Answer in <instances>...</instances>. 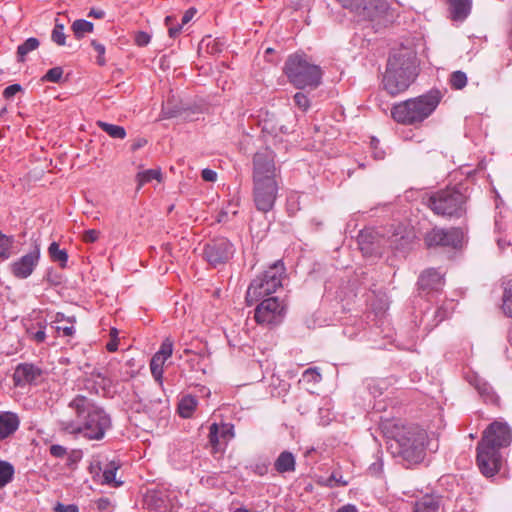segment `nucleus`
<instances>
[{
	"instance_id": "nucleus-1",
	"label": "nucleus",
	"mask_w": 512,
	"mask_h": 512,
	"mask_svg": "<svg viewBox=\"0 0 512 512\" xmlns=\"http://www.w3.org/2000/svg\"><path fill=\"white\" fill-rule=\"evenodd\" d=\"M382 431L387 438L388 451L403 466L409 468L423 461L427 439L423 429L400 421H387L382 424Z\"/></svg>"
},
{
	"instance_id": "nucleus-2",
	"label": "nucleus",
	"mask_w": 512,
	"mask_h": 512,
	"mask_svg": "<svg viewBox=\"0 0 512 512\" xmlns=\"http://www.w3.org/2000/svg\"><path fill=\"white\" fill-rule=\"evenodd\" d=\"M76 413V422H63V429L71 434H81L88 440H102L112 427L110 415L92 400L77 395L69 404Z\"/></svg>"
},
{
	"instance_id": "nucleus-3",
	"label": "nucleus",
	"mask_w": 512,
	"mask_h": 512,
	"mask_svg": "<svg viewBox=\"0 0 512 512\" xmlns=\"http://www.w3.org/2000/svg\"><path fill=\"white\" fill-rule=\"evenodd\" d=\"M418 75L417 54L410 47L400 46L393 49L388 57L382 78L383 89L390 96L405 92Z\"/></svg>"
},
{
	"instance_id": "nucleus-4",
	"label": "nucleus",
	"mask_w": 512,
	"mask_h": 512,
	"mask_svg": "<svg viewBox=\"0 0 512 512\" xmlns=\"http://www.w3.org/2000/svg\"><path fill=\"white\" fill-rule=\"evenodd\" d=\"M512 431L507 423L494 421L483 432L477 444V465L486 477H492L500 470L502 455L500 449L508 447Z\"/></svg>"
},
{
	"instance_id": "nucleus-5",
	"label": "nucleus",
	"mask_w": 512,
	"mask_h": 512,
	"mask_svg": "<svg viewBox=\"0 0 512 512\" xmlns=\"http://www.w3.org/2000/svg\"><path fill=\"white\" fill-rule=\"evenodd\" d=\"M443 96L441 90L433 88L420 96L394 104L391 116L402 125L421 124L436 110Z\"/></svg>"
},
{
	"instance_id": "nucleus-6",
	"label": "nucleus",
	"mask_w": 512,
	"mask_h": 512,
	"mask_svg": "<svg viewBox=\"0 0 512 512\" xmlns=\"http://www.w3.org/2000/svg\"><path fill=\"white\" fill-rule=\"evenodd\" d=\"M468 198L466 189L455 185L430 193L424 203L439 217L460 219L467 213Z\"/></svg>"
},
{
	"instance_id": "nucleus-7",
	"label": "nucleus",
	"mask_w": 512,
	"mask_h": 512,
	"mask_svg": "<svg viewBox=\"0 0 512 512\" xmlns=\"http://www.w3.org/2000/svg\"><path fill=\"white\" fill-rule=\"evenodd\" d=\"M283 73L296 89H316L322 82L323 71L320 66L310 62L305 53L289 55L283 67Z\"/></svg>"
},
{
	"instance_id": "nucleus-8",
	"label": "nucleus",
	"mask_w": 512,
	"mask_h": 512,
	"mask_svg": "<svg viewBox=\"0 0 512 512\" xmlns=\"http://www.w3.org/2000/svg\"><path fill=\"white\" fill-rule=\"evenodd\" d=\"M285 266L282 259L277 260L262 275L252 280L248 286L245 301L248 306L258 301L271 297L270 295L282 286V278Z\"/></svg>"
},
{
	"instance_id": "nucleus-9",
	"label": "nucleus",
	"mask_w": 512,
	"mask_h": 512,
	"mask_svg": "<svg viewBox=\"0 0 512 512\" xmlns=\"http://www.w3.org/2000/svg\"><path fill=\"white\" fill-rule=\"evenodd\" d=\"M253 181H280V169L276 167L275 153L266 147L257 151L252 159Z\"/></svg>"
},
{
	"instance_id": "nucleus-10",
	"label": "nucleus",
	"mask_w": 512,
	"mask_h": 512,
	"mask_svg": "<svg viewBox=\"0 0 512 512\" xmlns=\"http://www.w3.org/2000/svg\"><path fill=\"white\" fill-rule=\"evenodd\" d=\"M286 314V304L276 296L263 299L255 308L254 318L260 325H279Z\"/></svg>"
},
{
	"instance_id": "nucleus-11",
	"label": "nucleus",
	"mask_w": 512,
	"mask_h": 512,
	"mask_svg": "<svg viewBox=\"0 0 512 512\" xmlns=\"http://www.w3.org/2000/svg\"><path fill=\"white\" fill-rule=\"evenodd\" d=\"M279 190V181H253V201L257 210L268 212L273 209Z\"/></svg>"
},
{
	"instance_id": "nucleus-12",
	"label": "nucleus",
	"mask_w": 512,
	"mask_h": 512,
	"mask_svg": "<svg viewBox=\"0 0 512 512\" xmlns=\"http://www.w3.org/2000/svg\"><path fill=\"white\" fill-rule=\"evenodd\" d=\"M445 284L444 273L435 269L429 268L424 270L417 282L419 295H428L431 292H439Z\"/></svg>"
},
{
	"instance_id": "nucleus-13",
	"label": "nucleus",
	"mask_w": 512,
	"mask_h": 512,
	"mask_svg": "<svg viewBox=\"0 0 512 512\" xmlns=\"http://www.w3.org/2000/svg\"><path fill=\"white\" fill-rule=\"evenodd\" d=\"M357 242L363 256L381 254L377 248L386 242L385 238L373 228H366L359 232Z\"/></svg>"
},
{
	"instance_id": "nucleus-14",
	"label": "nucleus",
	"mask_w": 512,
	"mask_h": 512,
	"mask_svg": "<svg viewBox=\"0 0 512 512\" xmlns=\"http://www.w3.org/2000/svg\"><path fill=\"white\" fill-rule=\"evenodd\" d=\"M42 375V369L32 363H20L13 373V382L16 387L36 385Z\"/></svg>"
},
{
	"instance_id": "nucleus-15",
	"label": "nucleus",
	"mask_w": 512,
	"mask_h": 512,
	"mask_svg": "<svg viewBox=\"0 0 512 512\" xmlns=\"http://www.w3.org/2000/svg\"><path fill=\"white\" fill-rule=\"evenodd\" d=\"M467 229L464 227L444 228L442 248L461 252L468 244Z\"/></svg>"
},
{
	"instance_id": "nucleus-16",
	"label": "nucleus",
	"mask_w": 512,
	"mask_h": 512,
	"mask_svg": "<svg viewBox=\"0 0 512 512\" xmlns=\"http://www.w3.org/2000/svg\"><path fill=\"white\" fill-rule=\"evenodd\" d=\"M343 8L349 9L359 17L374 20L378 14V5L373 0H336Z\"/></svg>"
},
{
	"instance_id": "nucleus-17",
	"label": "nucleus",
	"mask_w": 512,
	"mask_h": 512,
	"mask_svg": "<svg viewBox=\"0 0 512 512\" xmlns=\"http://www.w3.org/2000/svg\"><path fill=\"white\" fill-rule=\"evenodd\" d=\"M38 260L39 258H18L10 265L11 273L19 279H25L32 274Z\"/></svg>"
},
{
	"instance_id": "nucleus-18",
	"label": "nucleus",
	"mask_w": 512,
	"mask_h": 512,
	"mask_svg": "<svg viewBox=\"0 0 512 512\" xmlns=\"http://www.w3.org/2000/svg\"><path fill=\"white\" fill-rule=\"evenodd\" d=\"M20 420L13 412H0V440L14 434L19 428Z\"/></svg>"
},
{
	"instance_id": "nucleus-19",
	"label": "nucleus",
	"mask_w": 512,
	"mask_h": 512,
	"mask_svg": "<svg viewBox=\"0 0 512 512\" xmlns=\"http://www.w3.org/2000/svg\"><path fill=\"white\" fill-rule=\"evenodd\" d=\"M206 247L209 249V256H230L235 252L233 244L224 237L214 239Z\"/></svg>"
},
{
	"instance_id": "nucleus-20",
	"label": "nucleus",
	"mask_w": 512,
	"mask_h": 512,
	"mask_svg": "<svg viewBox=\"0 0 512 512\" xmlns=\"http://www.w3.org/2000/svg\"><path fill=\"white\" fill-rule=\"evenodd\" d=\"M449 5L451 18L455 21L464 20L470 13L471 3L469 0H445Z\"/></svg>"
},
{
	"instance_id": "nucleus-21",
	"label": "nucleus",
	"mask_w": 512,
	"mask_h": 512,
	"mask_svg": "<svg viewBox=\"0 0 512 512\" xmlns=\"http://www.w3.org/2000/svg\"><path fill=\"white\" fill-rule=\"evenodd\" d=\"M295 467V457L289 451L281 452L274 462V468L278 473L294 472Z\"/></svg>"
},
{
	"instance_id": "nucleus-22",
	"label": "nucleus",
	"mask_w": 512,
	"mask_h": 512,
	"mask_svg": "<svg viewBox=\"0 0 512 512\" xmlns=\"http://www.w3.org/2000/svg\"><path fill=\"white\" fill-rule=\"evenodd\" d=\"M46 322H36V323H31L30 325H28L26 327V333H27V336L28 338L37 343V344H41L43 342H45L46 340Z\"/></svg>"
},
{
	"instance_id": "nucleus-23",
	"label": "nucleus",
	"mask_w": 512,
	"mask_h": 512,
	"mask_svg": "<svg viewBox=\"0 0 512 512\" xmlns=\"http://www.w3.org/2000/svg\"><path fill=\"white\" fill-rule=\"evenodd\" d=\"M444 228L433 227L424 234L423 241L427 248H442Z\"/></svg>"
},
{
	"instance_id": "nucleus-24",
	"label": "nucleus",
	"mask_w": 512,
	"mask_h": 512,
	"mask_svg": "<svg viewBox=\"0 0 512 512\" xmlns=\"http://www.w3.org/2000/svg\"><path fill=\"white\" fill-rule=\"evenodd\" d=\"M120 468V464L111 461L109 462L102 471L101 484L113 485L115 487L121 486L122 482L116 480V472Z\"/></svg>"
},
{
	"instance_id": "nucleus-25",
	"label": "nucleus",
	"mask_w": 512,
	"mask_h": 512,
	"mask_svg": "<svg viewBox=\"0 0 512 512\" xmlns=\"http://www.w3.org/2000/svg\"><path fill=\"white\" fill-rule=\"evenodd\" d=\"M208 439L213 454L224 452L227 444L225 441H221L220 434L218 433L217 423H213L210 425Z\"/></svg>"
},
{
	"instance_id": "nucleus-26",
	"label": "nucleus",
	"mask_w": 512,
	"mask_h": 512,
	"mask_svg": "<svg viewBox=\"0 0 512 512\" xmlns=\"http://www.w3.org/2000/svg\"><path fill=\"white\" fill-rule=\"evenodd\" d=\"M439 508L438 501L429 495L416 501L413 512H437Z\"/></svg>"
},
{
	"instance_id": "nucleus-27",
	"label": "nucleus",
	"mask_w": 512,
	"mask_h": 512,
	"mask_svg": "<svg viewBox=\"0 0 512 512\" xmlns=\"http://www.w3.org/2000/svg\"><path fill=\"white\" fill-rule=\"evenodd\" d=\"M183 110L184 109L181 105H179V102L175 101L174 99H168L162 105L161 116L164 119L175 118L180 116Z\"/></svg>"
},
{
	"instance_id": "nucleus-28",
	"label": "nucleus",
	"mask_w": 512,
	"mask_h": 512,
	"mask_svg": "<svg viewBox=\"0 0 512 512\" xmlns=\"http://www.w3.org/2000/svg\"><path fill=\"white\" fill-rule=\"evenodd\" d=\"M40 45V42L35 37H30L27 40H25L21 45L17 48V61L18 62H24L25 57L28 53L36 50Z\"/></svg>"
},
{
	"instance_id": "nucleus-29",
	"label": "nucleus",
	"mask_w": 512,
	"mask_h": 512,
	"mask_svg": "<svg viewBox=\"0 0 512 512\" xmlns=\"http://www.w3.org/2000/svg\"><path fill=\"white\" fill-rule=\"evenodd\" d=\"M97 126L106 132L111 138L124 139L126 137V130L123 126L110 124L104 121H97Z\"/></svg>"
},
{
	"instance_id": "nucleus-30",
	"label": "nucleus",
	"mask_w": 512,
	"mask_h": 512,
	"mask_svg": "<svg viewBox=\"0 0 512 512\" xmlns=\"http://www.w3.org/2000/svg\"><path fill=\"white\" fill-rule=\"evenodd\" d=\"M476 389L485 402L492 404L498 403V396L490 384L484 381H478L476 384Z\"/></svg>"
},
{
	"instance_id": "nucleus-31",
	"label": "nucleus",
	"mask_w": 512,
	"mask_h": 512,
	"mask_svg": "<svg viewBox=\"0 0 512 512\" xmlns=\"http://www.w3.org/2000/svg\"><path fill=\"white\" fill-rule=\"evenodd\" d=\"M14 473L15 470L11 463L0 460V490L13 480Z\"/></svg>"
},
{
	"instance_id": "nucleus-32",
	"label": "nucleus",
	"mask_w": 512,
	"mask_h": 512,
	"mask_svg": "<svg viewBox=\"0 0 512 512\" xmlns=\"http://www.w3.org/2000/svg\"><path fill=\"white\" fill-rule=\"evenodd\" d=\"M15 241L12 236H7L0 231V256H9L16 254L19 250L15 247Z\"/></svg>"
},
{
	"instance_id": "nucleus-33",
	"label": "nucleus",
	"mask_w": 512,
	"mask_h": 512,
	"mask_svg": "<svg viewBox=\"0 0 512 512\" xmlns=\"http://www.w3.org/2000/svg\"><path fill=\"white\" fill-rule=\"evenodd\" d=\"M197 400L192 396L184 397L178 406L179 414L183 418H189L196 409Z\"/></svg>"
},
{
	"instance_id": "nucleus-34",
	"label": "nucleus",
	"mask_w": 512,
	"mask_h": 512,
	"mask_svg": "<svg viewBox=\"0 0 512 512\" xmlns=\"http://www.w3.org/2000/svg\"><path fill=\"white\" fill-rule=\"evenodd\" d=\"M71 28L75 37L80 39L84 36L85 33H91L93 31L94 25L90 21L78 19L73 22Z\"/></svg>"
},
{
	"instance_id": "nucleus-35",
	"label": "nucleus",
	"mask_w": 512,
	"mask_h": 512,
	"mask_svg": "<svg viewBox=\"0 0 512 512\" xmlns=\"http://www.w3.org/2000/svg\"><path fill=\"white\" fill-rule=\"evenodd\" d=\"M138 185L143 186L146 183L151 182L152 180L161 181L162 173L160 169H148L143 172H139L136 176Z\"/></svg>"
},
{
	"instance_id": "nucleus-36",
	"label": "nucleus",
	"mask_w": 512,
	"mask_h": 512,
	"mask_svg": "<svg viewBox=\"0 0 512 512\" xmlns=\"http://www.w3.org/2000/svg\"><path fill=\"white\" fill-rule=\"evenodd\" d=\"M165 359L160 358V356H153L150 361V370L152 376L156 381L161 382L163 375V365L165 363Z\"/></svg>"
},
{
	"instance_id": "nucleus-37",
	"label": "nucleus",
	"mask_w": 512,
	"mask_h": 512,
	"mask_svg": "<svg viewBox=\"0 0 512 512\" xmlns=\"http://www.w3.org/2000/svg\"><path fill=\"white\" fill-rule=\"evenodd\" d=\"M449 83L453 89L461 90L467 84V76L463 71H460V70L454 71L450 75Z\"/></svg>"
},
{
	"instance_id": "nucleus-38",
	"label": "nucleus",
	"mask_w": 512,
	"mask_h": 512,
	"mask_svg": "<svg viewBox=\"0 0 512 512\" xmlns=\"http://www.w3.org/2000/svg\"><path fill=\"white\" fill-rule=\"evenodd\" d=\"M63 68L60 66L49 69L45 75L42 76V82L60 83L63 79Z\"/></svg>"
},
{
	"instance_id": "nucleus-39",
	"label": "nucleus",
	"mask_w": 512,
	"mask_h": 512,
	"mask_svg": "<svg viewBox=\"0 0 512 512\" xmlns=\"http://www.w3.org/2000/svg\"><path fill=\"white\" fill-rule=\"evenodd\" d=\"M503 311L508 317L512 318V280L507 283L504 289Z\"/></svg>"
},
{
	"instance_id": "nucleus-40",
	"label": "nucleus",
	"mask_w": 512,
	"mask_h": 512,
	"mask_svg": "<svg viewBox=\"0 0 512 512\" xmlns=\"http://www.w3.org/2000/svg\"><path fill=\"white\" fill-rule=\"evenodd\" d=\"M51 39L59 46L65 45L66 35L64 33V25L59 23L57 19L51 33Z\"/></svg>"
},
{
	"instance_id": "nucleus-41",
	"label": "nucleus",
	"mask_w": 512,
	"mask_h": 512,
	"mask_svg": "<svg viewBox=\"0 0 512 512\" xmlns=\"http://www.w3.org/2000/svg\"><path fill=\"white\" fill-rule=\"evenodd\" d=\"M218 433L220 434L221 441H225L226 444L234 438V425L230 423L218 424Z\"/></svg>"
},
{
	"instance_id": "nucleus-42",
	"label": "nucleus",
	"mask_w": 512,
	"mask_h": 512,
	"mask_svg": "<svg viewBox=\"0 0 512 512\" xmlns=\"http://www.w3.org/2000/svg\"><path fill=\"white\" fill-rule=\"evenodd\" d=\"M395 237H397V235H395ZM412 239L413 237L407 234L405 236H401L400 238H395L391 244L394 245L397 250L408 251L410 245L412 244Z\"/></svg>"
},
{
	"instance_id": "nucleus-43",
	"label": "nucleus",
	"mask_w": 512,
	"mask_h": 512,
	"mask_svg": "<svg viewBox=\"0 0 512 512\" xmlns=\"http://www.w3.org/2000/svg\"><path fill=\"white\" fill-rule=\"evenodd\" d=\"M173 352V343L170 339H166L162 342L161 347L155 356H160V358L167 360Z\"/></svg>"
},
{
	"instance_id": "nucleus-44",
	"label": "nucleus",
	"mask_w": 512,
	"mask_h": 512,
	"mask_svg": "<svg viewBox=\"0 0 512 512\" xmlns=\"http://www.w3.org/2000/svg\"><path fill=\"white\" fill-rule=\"evenodd\" d=\"M293 100L295 105L304 112L307 111L310 107L309 98L302 92L295 93V95L293 96Z\"/></svg>"
},
{
	"instance_id": "nucleus-45",
	"label": "nucleus",
	"mask_w": 512,
	"mask_h": 512,
	"mask_svg": "<svg viewBox=\"0 0 512 512\" xmlns=\"http://www.w3.org/2000/svg\"><path fill=\"white\" fill-rule=\"evenodd\" d=\"M303 379L307 382L318 383L322 377L317 368H308L303 372Z\"/></svg>"
},
{
	"instance_id": "nucleus-46",
	"label": "nucleus",
	"mask_w": 512,
	"mask_h": 512,
	"mask_svg": "<svg viewBox=\"0 0 512 512\" xmlns=\"http://www.w3.org/2000/svg\"><path fill=\"white\" fill-rule=\"evenodd\" d=\"M31 250L25 252V254L23 256H33V257H36V256H40V252H41V246H42V240L38 237V238H35V239H31Z\"/></svg>"
},
{
	"instance_id": "nucleus-47",
	"label": "nucleus",
	"mask_w": 512,
	"mask_h": 512,
	"mask_svg": "<svg viewBox=\"0 0 512 512\" xmlns=\"http://www.w3.org/2000/svg\"><path fill=\"white\" fill-rule=\"evenodd\" d=\"M450 315H451V309L450 308H447L445 306L439 307L434 312L435 321H436L435 325H438L439 323L444 321L446 318H448Z\"/></svg>"
},
{
	"instance_id": "nucleus-48",
	"label": "nucleus",
	"mask_w": 512,
	"mask_h": 512,
	"mask_svg": "<svg viewBox=\"0 0 512 512\" xmlns=\"http://www.w3.org/2000/svg\"><path fill=\"white\" fill-rule=\"evenodd\" d=\"M49 452L55 458H63L68 454L67 448L59 444L51 445Z\"/></svg>"
},
{
	"instance_id": "nucleus-49",
	"label": "nucleus",
	"mask_w": 512,
	"mask_h": 512,
	"mask_svg": "<svg viewBox=\"0 0 512 512\" xmlns=\"http://www.w3.org/2000/svg\"><path fill=\"white\" fill-rule=\"evenodd\" d=\"M135 43L140 46V47H144L146 45H148V43L150 42L151 40V36L147 33V32H144V31H138L136 34H135Z\"/></svg>"
},
{
	"instance_id": "nucleus-50",
	"label": "nucleus",
	"mask_w": 512,
	"mask_h": 512,
	"mask_svg": "<svg viewBox=\"0 0 512 512\" xmlns=\"http://www.w3.org/2000/svg\"><path fill=\"white\" fill-rule=\"evenodd\" d=\"M22 90L23 88L20 84L9 85L4 89L3 97L5 99H11L14 95H16L18 92H21Z\"/></svg>"
},
{
	"instance_id": "nucleus-51",
	"label": "nucleus",
	"mask_w": 512,
	"mask_h": 512,
	"mask_svg": "<svg viewBox=\"0 0 512 512\" xmlns=\"http://www.w3.org/2000/svg\"><path fill=\"white\" fill-rule=\"evenodd\" d=\"M67 466L69 468H73L74 465H76L82 458L81 451L79 450H73L71 453L67 454Z\"/></svg>"
},
{
	"instance_id": "nucleus-52",
	"label": "nucleus",
	"mask_w": 512,
	"mask_h": 512,
	"mask_svg": "<svg viewBox=\"0 0 512 512\" xmlns=\"http://www.w3.org/2000/svg\"><path fill=\"white\" fill-rule=\"evenodd\" d=\"M49 256H68L65 249H60L57 242H52L48 247Z\"/></svg>"
},
{
	"instance_id": "nucleus-53",
	"label": "nucleus",
	"mask_w": 512,
	"mask_h": 512,
	"mask_svg": "<svg viewBox=\"0 0 512 512\" xmlns=\"http://www.w3.org/2000/svg\"><path fill=\"white\" fill-rule=\"evenodd\" d=\"M55 512H79V508L75 504L65 505L58 502L54 508Z\"/></svg>"
},
{
	"instance_id": "nucleus-54",
	"label": "nucleus",
	"mask_w": 512,
	"mask_h": 512,
	"mask_svg": "<svg viewBox=\"0 0 512 512\" xmlns=\"http://www.w3.org/2000/svg\"><path fill=\"white\" fill-rule=\"evenodd\" d=\"M269 463L261 462L252 466V471L259 476H264L268 473Z\"/></svg>"
},
{
	"instance_id": "nucleus-55",
	"label": "nucleus",
	"mask_w": 512,
	"mask_h": 512,
	"mask_svg": "<svg viewBox=\"0 0 512 512\" xmlns=\"http://www.w3.org/2000/svg\"><path fill=\"white\" fill-rule=\"evenodd\" d=\"M100 236V231L96 229H90L84 232L83 239L85 242L93 243L98 240Z\"/></svg>"
},
{
	"instance_id": "nucleus-56",
	"label": "nucleus",
	"mask_w": 512,
	"mask_h": 512,
	"mask_svg": "<svg viewBox=\"0 0 512 512\" xmlns=\"http://www.w3.org/2000/svg\"><path fill=\"white\" fill-rule=\"evenodd\" d=\"M382 470L383 462L379 457H377V460L373 462L368 468V471L370 472L371 475H378L382 472Z\"/></svg>"
},
{
	"instance_id": "nucleus-57",
	"label": "nucleus",
	"mask_w": 512,
	"mask_h": 512,
	"mask_svg": "<svg viewBox=\"0 0 512 512\" xmlns=\"http://www.w3.org/2000/svg\"><path fill=\"white\" fill-rule=\"evenodd\" d=\"M347 484V481L343 480L342 477L337 478L334 473L327 479L326 483V485L329 487L346 486Z\"/></svg>"
},
{
	"instance_id": "nucleus-58",
	"label": "nucleus",
	"mask_w": 512,
	"mask_h": 512,
	"mask_svg": "<svg viewBox=\"0 0 512 512\" xmlns=\"http://www.w3.org/2000/svg\"><path fill=\"white\" fill-rule=\"evenodd\" d=\"M201 177L204 181L215 182L217 180V173L209 168H205L201 172Z\"/></svg>"
},
{
	"instance_id": "nucleus-59",
	"label": "nucleus",
	"mask_w": 512,
	"mask_h": 512,
	"mask_svg": "<svg viewBox=\"0 0 512 512\" xmlns=\"http://www.w3.org/2000/svg\"><path fill=\"white\" fill-rule=\"evenodd\" d=\"M95 503H96L97 509L100 511H106L111 506V501L107 497H102V498L98 499Z\"/></svg>"
},
{
	"instance_id": "nucleus-60",
	"label": "nucleus",
	"mask_w": 512,
	"mask_h": 512,
	"mask_svg": "<svg viewBox=\"0 0 512 512\" xmlns=\"http://www.w3.org/2000/svg\"><path fill=\"white\" fill-rule=\"evenodd\" d=\"M226 259L227 258H203V260L213 268H217L218 266L225 264Z\"/></svg>"
},
{
	"instance_id": "nucleus-61",
	"label": "nucleus",
	"mask_w": 512,
	"mask_h": 512,
	"mask_svg": "<svg viewBox=\"0 0 512 512\" xmlns=\"http://www.w3.org/2000/svg\"><path fill=\"white\" fill-rule=\"evenodd\" d=\"M55 330L57 332L62 331L63 335L64 336H68V337L73 336L74 333H75L74 326H72V325L71 326H63V327L62 326H56Z\"/></svg>"
},
{
	"instance_id": "nucleus-62",
	"label": "nucleus",
	"mask_w": 512,
	"mask_h": 512,
	"mask_svg": "<svg viewBox=\"0 0 512 512\" xmlns=\"http://www.w3.org/2000/svg\"><path fill=\"white\" fill-rule=\"evenodd\" d=\"M147 144V140L145 138H137L131 144V151L135 152L138 149L144 147Z\"/></svg>"
},
{
	"instance_id": "nucleus-63",
	"label": "nucleus",
	"mask_w": 512,
	"mask_h": 512,
	"mask_svg": "<svg viewBox=\"0 0 512 512\" xmlns=\"http://www.w3.org/2000/svg\"><path fill=\"white\" fill-rule=\"evenodd\" d=\"M196 14V9L195 8H189L183 15L182 17V20H181V24L182 25H185L187 24L193 17L194 15Z\"/></svg>"
},
{
	"instance_id": "nucleus-64",
	"label": "nucleus",
	"mask_w": 512,
	"mask_h": 512,
	"mask_svg": "<svg viewBox=\"0 0 512 512\" xmlns=\"http://www.w3.org/2000/svg\"><path fill=\"white\" fill-rule=\"evenodd\" d=\"M182 26H183L182 24H176L175 26H170L168 28L169 36L171 38H176L180 34V32H181Z\"/></svg>"
}]
</instances>
